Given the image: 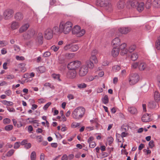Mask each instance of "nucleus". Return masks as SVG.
Here are the masks:
<instances>
[{"label": "nucleus", "instance_id": "f257e3e1", "mask_svg": "<svg viewBox=\"0 0 160 160\" xmlns=\"http://www.w3.org/2000/svg\"><path fill=\"white\" fill-rule=\"evenodd\" d=\"M72 23L70 21H67L65 22L62 21L60 23L61 29L65 34H67L71 31L72 29Z\"/></svg>", "mask_w": 160, "mask_h": 160}, {"label": "nucleus", "instance_id": "f03ea898", "mask_svg": "<svg viewBox=\"0 0 160 160\" xmlns=\"http://www.w3.org/2000/svg\"><path fill=\"white\" fill-rule=\"evenodd\" d=\"M85 112V109L80 107L76 108L72 113V116L75 119H79L82 118Z\"/></svg>", "mask_w": 160, "mask_h": 160}, {"label": "nucleus", "instance_id": "7ed1b4c3", "mask_svg": "<svg viewBox=\"0 0 160 160\" xmlns=\"http://www.w3.org/2000/svg\"><path fill=\"white\" fill-rule=\"evenodd\" d=\"M139 77L137 73H132L130 75L128 78V82L130 85L136 84L139 81Z\"/></svg>", "mask_w": 160, "mask_h": 160}, {"label": "nucleus", "instance_id": "20e7f679", "mask_svg": "<svg viewBox=\"0 0 160 160\" xmlns=\"http://www.w3.org/2000/svg\"><path fill=\"white\" fill-rule=\"evenodd\" d=\"M73 34H76L77 37H80L82 36L85 33L84 29L81 30L80 27L77 25L75 26L72 29Z\"/></svg>", "mask_w": 160, "mask_h": 160}, {"label": "nucleus", "instance_id": "39448f33", "mask_svg": "<svg viewBox=\"0 0 160 160\" xmlns=\"http://www.w3.org/2000/svg\"><path fill=\"white\" fill-rule=\"evenodd\" d=\"M81 64V63L80 61H73L68 63V68L70 70H75L80 67Z\"/></svg>", "mask_w": 160, "mask_h": 160}, {"label": "nucleus", "instance_id": "423d86ee", "mask_svg": "<svg viewBox=\"0 0 160 160\" xmlns=\"http://www.w3.org/2000/svg\"><path fill=\"white\" fill-rule=\"evenodd\" d=\"M88 68L87 66L85 65H83L79 69V74L81 77L85 76L88 73Z\"/></svg>", "mask_w": 160, "mask_h": 160}, {"label": "nucleus", "instance_id": "0eeeda50", "mask_svg": "<svg viewBox=\"0 0 160 160\" xmlns=\"http://www.w3.org/2000/svg\"><path fill=\"white\" fill-rule=\"evenodd\" d=\"M13 13L14 11L12 9L6 10L3 14L4 19L6 20L9 19L12 16Z\"/></svg>", "mask_w": 160, "mask_h": 160}, {"label": "nucleus", "instance_id": "6e6552de", "mask_svg": "<svg viewBox=\"0 0 160 160\" xmlns=\"http://www.w3.org/2000/svg\"><path fill=\"white\" fill-rule=\"evenodd\" d=\"M44 36L45 38L48 40L51 39L53 36L52 29L50 28L47 29L44 32Z\"/></svg>", "mask_w": 160, "mask_h": 160}, {"label": "nucleus", "instance_id": "1a4fd4ad", "mask_svg": "<svg viewBox=\"0 0 160 160\" xmlns=\"http://www.w3.org/2000/svg\"><path fill=\"white\" fill-rule=\"evenodd\" d=\"M98 1L101 5L104 7H108L109 8L112 7L110 0H98Z\"/></svg>", "mask_w": 160, "mask_h": 160}, {"label": "nucleus", "instance_id": "9d476101", "mask_svg": "<svg viewBox=\"0 0 160 160\" xmlns=\"http://www.w3.org/2000/svg\"><path fill=\"white\" fill-rule=\"evenodd\" d=\"M35 34V32L33 29L28 30L27 33L25 34L23 36L25 39H28L33 37Z\"/></svg>", "mask_w": 160, "mask_h": 160}, {"label": "nucleus", "instance_id": "9b49d317", "mask_svg": "<svg viewBox=\"0 0 160 160\" xmlns=\"http://www.w3.org/2000/svg\"><path fill=\"white\" fill-rule=\"evenodd\" d=\"M131 28L129 27H122L118 29L119 32L122 34H126L131 30Z\"/></svg>", "mask_w": 160, "mask_h": 160}, {"label": "nucleus", "instance_id": "f8f14e48", "mask_svg": "<svg viewBox=\"0 0 160 160\" xmlns=\"http://www.w3.org/2000/svg\"><path fill=\"white\" fill-rule=\"evenodd\" d=\"M127 45L125 43H122L119 46L120 49L121 50V54L124 55L126 54L128 52V50L126 48Z\"/></svg>", "mask_w": 160, "mask_h": 160}, {"label": "nucleus", "instance_id": "ddd939ff", "mask_svg": "<svg viewBox=\"0 0 160 160\" xmlns=\"http://www.w3.org/2000/svg\"><path fill=\"white\" fill-rule=\"evenodd\" d=\"M77 73L76 70H70L68 72L67 74V77L70 79L74 78L76 76Z\"/></svg>", "mask_w": 160, "mask_h": 160}, {"label": "nucleus", "instance_id": "4468645a", "mask_svg": "<svg viewBox=\"0 0 160 160\" xmlns=\"http://www.w3.org/2000/svg\"><path fill=\"white\" fill-rule=\"evenodd\" d=\"M158 102L156 101H150L148 104V107L151 109L157 108L159 107Z\"/></svg>", "mask_w": 160, "mask_h": 160}, {"label": "nucleus", "instance_id": "2eb2a0df", "mask_svg": "<svg viewBox=\"0 0 160 160\" xmlns=\"http://www.w3.org/2000/svg\"><path fill=\"white\" fill-rule=\"evenodd\" d=\"M59 28L57 26H55L53 27L52 30V32L55 34H59L62 32V30L61 29V28L59 26Z\"/></svg>", "mask_w": 160, "mask_h": 160}, {"label": "nucleus", "instance_id": "dca6fc26", "mask_svg": "<svg viewBox=\"0 0 160 160\" xmlns=\"http://www.w3.org/2000/svg\"><path fill=\"white\" fill-rule=\"evenodd\" d=\"M119 52V48L115 46H114L112 51V55L114 57H116L118 55Z\"/></svg>", "mask_w": 160, "mask_h": 160}, {"label": "nucleus", "instance_id": "f3484780", "mask_svg": "<svg viewBox=\"0 0 160 160\" xmlns=\"http://www.w3.org/2000/svg\"><path fill=\"white\" fill-rule=\"evenodd\" d=\"M144 7V4L143 2H138L136 8L139 12H141L143 10Z\"/></svg>", "mask_w": 160, "mask_h": 160}, {"label": "nucleus", "instance_id": "a211bd4d", "mask_svg": "<svg viewBox=\"0 0 160 160\" xmlns=\"http://www.w3.org/2000/svg\"><path fill=\"white\" fill-rule=\"evenodd\" d=\"M43 37L42 33H38L37 39V42L38 45H42L43 43Z\"/></svg>", "mask_w": 160, "mask_h": 160}, {"label": "nucleus", "instance_id": "6ab92c4d", "mask_svg": "<svg viewBox=\"0 0 160 160\" xmlns=\"http://www.w3.org/2000/svg\"><path fill=\"white\" fill-rule=\"evenodd\" d=\"M147 67V64L144 62L142 61L139 62L138 68L140 71L144 70Z\"/></svg>", "mask_w": 160, "mask_h": 160}, {"label": "nucleus", "instance_id": "aec40b11", "mask_svg": "<svg viewBox=\"0 0 160 160\" xmlns=\"http://www.w3.org/2000/svg\"><path fill=\"white\" fill-rule=\"evenodd\" d=\"M29 27L28 23H26L22 26L19 29V32L22 33L26 30Z\"/></svg>", "mask_w": 160, "mask_h": 160}, {"label": "nucleus", "instance_id": "412c9836", "mask_svg": "<svg viewBox=\"0 0 160 160\" xmlns=\"http://www.w3.org/2000/svg\"><path fill=\"white\" fill-rule=\"evenodd\" d=\"M128 110L131 114H135L137 113V110L136 108L133 106H129L128 108Z\"/></svg>", "mask_w": 160, "mask_h": 160}, {"label": "nucleus", "instance_id": "4be33fe9", "mask_svg": "<svg viewBox=\"0 0 160 160\" xmlns=\"http://www.w3.org/2000/svg\"><path fill=\"white\" fill-rule=\"evenodd\" d=\"M14 18L16 20L19 21L23 19V15L21 12H17L15 14Z\"/></svg>", "mask_w": 160, "mask_h": 160}, {"label": "nucleus", "instance_id": "5701e85b", "mask_svg": "<svg viewBox=\"0 0 160 160\" xmlns=\"http://www.w3.org/2000/svg\"><path fill=\"white\" fill-rule=\"evenodd\" d=\"M142 120L144 122H148L150 121L149 114H146L142 117Z\"/></svg>", "mask_w": 160, "mask_h": 160}, {"label": "nucleus", "instance_id": "b1692460", "mask_svg": "<svg viewBox=\"0 0 160 160\" xmlns=\"http://www.w3.org/2000/svg\"><path fill=\"white\" fill-rule=\"evenodd\" d=\"M154 98L156 102H158L160 100V94L158 92L156 91L154 94Z\"/></svg>", "mask_w": 160, "mask_h": 160}, {"label": "nucleus", "instance_id": "393cba45", "mask_svg": "<svg viewBox=\"0 0 160 160\" xmlns=\"http://www.w3.org/2000/svg\"><path fill=\"white\" fill-rule=\"evenodd\" d=\"M120 41L118 38H116L113 39L112 41V44L114 46L116 45V47H117L120 44Z\"/></svg>", "mask_w": 160, "mask_h": 160}, {"label": "nucleus", "instance_id": "a878e982", "mask_svg": "<svg viewBox=\"0 0 160 160\" xmlns=\"http://www.w3.org/2000/svg\"><path fill=\"white\" fill-rule=\"evenodd\" d=\"M19 26V23L15 21H14L12 22L11 25V28L13 30H14L18 28Z\"/></svg>", "mask_w": 160, "mask_h": 160}, {"label": "nucleus", "instance_id": "bb28decb", "mask_svg": "<svg viewBox=\"0 0 160 160\" xmlns=\"http://www.w3.org/2000/svg\"><path fill=\"white\" fill-rule=\"evenodd\" d=\"M152 5L156 8H160V0H153Z\"/></svg>", "mask_w": 160, "mask_h": 160}, {"label": "nucleus", "instance_id": "cd10ccee", "mask_svg": "<svg viewBox=\"0 0 160 160\" xmlns=\"http://www.w3.org/2000/svg\"><path fill=\"white\" fill-rule=\"evenodd\" d=\"M79 46L78 45L73 44L72 43V47L71 48V52H75L79 49Z\"/></svg>", "mask_w": 160, "mask_h": 160}, {"label": "nucleus", "instance_id": "c85d7f7f", "mask_svg": "<svg viewBox=\"0 0 160 160\" xmlns=\"http://www.w3.org/2000/svg\"><path fill=\"white\" fill-rule=\"evenodd\" d=\"M93 62L89 60L86 61V64L87 67L88 68H89L92 69L94 67Z\"/></svg>", "mask_w": 160, "mask_h": 160}, {"label": "nucleus", "instance_id": "c756f323", "mask_svg": "<svg viewBox=\"0 0 160 160\" xmlns=\"http://www.w3.org/2000/svg\"><path fill=\"white\" fill-rule=\"evenodd\" d=\"M2 103L4 105L7 106H12L13 105V103L11 101H8L6 100H3L2 101Z\"/></svg>", "mask_w": 160, "mask_h": 160}, {"label": "nucleus", "instance_id": "7c9ffc66", "mask_svg": "<svg viewBox=\"0 0 160 160\" xmlns=\"http://www.w3.org/2000/svg\"><path fill=\"white\" fill-rule=\"evenodd\" d=\"M71 47L72 43H68L65 46L63 49L65 51H68L71 52Z\"/></svg>", "mask_w": 160, "mask_h": 160}, {"label": "nucleus", "instance_id": "2f4dec72", "mask_svg": "<svg viewBox=\"0 0 160 160\" xmlns=\"http://www.w3.org/2000/svg\"><path fill=\"white\" fill-rule=\"evenodd\" d=\"M90 60L95 63H96L98 62V60L96 57L95 55H91L90 58Z\"/></svg>", "mask_w": 160, "mask_h": 160}, {"label": "nucleus", "instance_id": "473e14b6", "mask_svg": "<svg viewBox=\"0 0 160 160\" xmlns=\"http://www.w3.org/2000/svg\"><path fill=\"white\" fill-rule=\"evenodd\" d=\"M138 58V55L136 53H133L131 56V58L133 61H136Z\"/></svg>", "mask_w": 160, "mask_h": 160}, {"label": "nucleus", "instance_id": "72a5a7b5", "mask_svg": "<svg viewBox=\"0 0 160 160\" xmlns=\"http://www.w3.org/2000/svg\"><path fill=\"white\" fill-rule=\"evenodd\" d=\"M156 47L158 50H160V36L158 38L156 42Z\"/></svg>", "mask_w": 160, "mask_h": 160}, {"label": "nucleus", "instance_id": "f704fd0d", "mask_svg": "<svg viewBox=\"0 0 160 160\" xmlns=\"http://www.w3.org/2000/svg\"><path fill=\"white\" fill-rule=\"evenodd\" d=\"M65 57L68 59H71L75 56V54L74 53H68L65 54Z\"/></svg>", "mask_w": 160, "mask_h": 160}, {"label": "nucleus", "instance_id": "c9c22d12", "mask_svg": "<svg viewBox=\"0 0 160 160\" xmlns=\"http://www.w3.org/2000/svg\"><path fill=\"white\" fill-rule=\"evenodd\" d=\"M117 5V8L118 9H121L123 8L124 4L123 2L120 1L118 2Z\"/></svg>", "mask_w": 160, "mask_h": 160}, {"label": "nucleus", "instance_id": "e433bc0d", "mask_svg": "<svg viewBox=\"0 0 160 160\" xmlns=\"http://www.w3.org/2000/svg\"><path fill=\"white\" fill-rule=\"evenodd\" d=\"M120 69V66L118 65H115L112 68V71L115 72H118Z\"/></svg>", "mask_w": 160, "mask_h": 160}, {"label": "nucleus", "instance_id": "4c0bfd02", "mask_svg": "<svg viewBox=\"0 0 160 160\" xmlns=\"http://www.w3.org/2000/svg\"><path fill=\"white\" fill-rule=\"evenodd\" d=\"M14 152L15 150L14 149H10L7 153L6 156L8 157H10L12 155Z\"/></svg>", "mask_w": 160, "mask_h": 160}, {"label": "nucleus", "instance_id": "58836bf2", "mask_svg": "<svg viewBox=\"0 0 160 160\" xmlns=\"http://www.w3.org/2000/svg\"><path fill=\"white\" fill-rule=\"evenodd\" d=\"M98 76L96 75L93 77L92 76H89L88 77L86 78V80L87 82H91L94 79L96 78V77H97Z\"/></svg>", "mask_w": 160, "mask_h": 160}, {"label": "nucleus", "instance_id": "ea45409f", "mask_svg": "<svg viewBox=\"0 0 160 160\" xmlns=\"http://www.w3.org/2000/svg\"><path fill=\"white\" fill-rule=\"evenodd\" d=\"M13 128V126L12 125H7L4 127L5 130L7 131H11L12 129Z\"/></svg>", "mask_w": 160, "mask_h": 160}, {"label": "nucleus", "instance_id": "a19ab883", "mask_svg": "<svg viewBox=\"0 0 160 160\" xmlns=\"http://www.w3.org/2000/svg\"><path fill=\"white\" fill-rule=\"evenodd\" d=\"M102 101L103 103L105 104L108 103L109 101L108 96L107 95H105L104 97L102 99Z\"/></svg>", "mask_w": 160, "mask_h": 160}, {"label": "nucleus", "instance_id": "79ce46f5", "mask_svg": "<svg viewBox=\"0 0 160 160\" xmlns=\"http://www.w3.org/2000/svg\"><path fill=\"white\" fill-rule=\"evenodd\" d=\"M90 122L92 123H95L96 124V126L98 127L99 124L98 123V119L96 118H93V119L91 120H90Z\"/></svg>", "mask_w": 160, "mask_h": 160}, {"label": "nucleus", "instance_id": "37998d69", "mask_svg": "<svg viewBox=\"0 0 160 160\" xmlns=\"http://www.w3.org/2000/svg\"><path fill=\"white\" fill-rule=\"evenodd\" d=\"M11 119L8 118H5L3 120V123L4 124H8L11 123Z\"/></svg>", "mask_w": 160, "mask_h": 160}, {"label": "nucleus", "instance_id": "c03bdc74", "mask_svg": "<svg viewBox=\"0 0 160 160\" xmlns=\"http://www.w3.org/2000/svg\"><path fill=\"white\" fill-rule=\"evenodd\" d=\"M36 155L35 151H33L31 154L30 158L31 160H36Z\"/></svg>", "mask_w": 160, "mask_h": 160}, {"label": "nucleus", "instance_id": "a18cd8bd", "mask_svg": "<svg viewBox=\"0 0 160 160\" xmlns=\"http://www.w3.org/2000/svg\"><path fill=\"white\" fill-rule=\"evenodd\" d=\"M52 77L54 79H57L59 81H61L60 78V75L59 74H53L52 75Z\"/></svg>", "mask_w": 160, "mask_h": 160}, {"label": "nucleus", "instance_id": "49530a36", "mask_svg": "<svg viewBox=\"0 0 160 160\" xmlns=\"http://www.w3.org/2000/svg\"><path fill=\"white\" fill-rule=\"evenodd\" d=\"M136 48V46L134 45H131L129 48L128 51L130 52H131L133 51Z\"/></svg>", "mask_w": 160, "mask_h": 160}, {"label": "nucleus", "instance_id": "de8ad7c7", "mask_svg": "<svg viewBox=\"0 0 160 160\" xmlns=\"http://www.w3.org/2000/svg\"><path fill=\"white\" fill-rule=\"evenodd\" d=\"M45 67L43 66H41L38 67V71L41 73L45 72Z\"/></svg>", "mask_w": 160, "mask_h": 160}, {"label": "nucleus", "instance_id": "09e8293b", "mask_svg": "<svg viewBox=\"0 0 160 160\" xmlns=\"http://www.w3.org/2000/svg\"><path fill=\"white\" fill-rule=\"evenodd\" d=\"M20 145V142H17L14 143L13 148L15 149H17L19 148Z\"/></svg>", "mask_w": 160, "mask_h": 160}, {"label": "nucleus", "instance_id": "8fccbe9b", "mask_svg": "<svg viewBox=\"0 0 160 160\" xmlns=\"http://www.w3.org/2000/svg\"><path fill=\"white\" fill-rule=\"evenodd\" d=\"M28 120H29V122L30 123H38V120H34L33 118H28Z\"/></svg>", "mask_w": 160, "mask_h": 160}, {"label": "nucleus", "instance_id": "3c124183", "mask_svg": "<svg viewBox=\"0 0 160 160\" xmlns=\"http://www.w3.org/2000/svg\"><path fill=\"white\" fill-rule=\"evenodd\" d=\"M87 87V84L85 83H82L78 85V87L79 88H84Z\"/></svg>", "mask_w": 160, "mask_h": 160}, {"label": "nucleus", "instance_id": "603ef678", "mask_svg": "<svg viewBox=\"0 0 160 160\" xmlns=\"http://www.w3.org/2000/svg\"><path fill=\"white\" fill-rule=\"evenodd\" d=\"M80 125L79 123L76 122H73L72 124V127L73 128H76L78 126Z\"/></svg>", "mask_w": 160, "mask_h": 160}, {"label": "nucleus", "instance_id": "864d4df0", "mask_svg": "<svg viewBox=\"0 0 160 160\" xmlns=\"http://www.w3.org/2000/svg\"><path fill=\"white\" fill-rule=\"evenodd\" d=\"M8 44L7 42L5 41H0V46L4 47Z\"/></svg>", "mask_w": 160, "mask_h": 160}, {"label": "nucleus", "instance_id": "5fc2aeb1", "mask_svg": "<svg viewBox=\"0 0 160 160\" xmlns=\"http://www.w3.org/2000/svg\"><path fill=\"white\" fill-rule=\"evenodd\" d=\"M137 4H138V2L135 1H132L131 2V6L133 8L136 7Z\"/></svg>", "mask_w": 160, "mask_h": 160}, {"label": "nucleus", "instance_id": "6e6d98bb", "mask_svg": "<svg viewBox=\"0 0 160 160\" xmlns=\"http://www.w3.org/2000/svg\"><path fill=\"white\" fill-rule=\"evenodd\" d=\"M139 64V62H136L133 63L132 65V68L134 69L138 67Z\"/></svg>", "mask_w": 160, "mask_h": 160}, {"label": "nucleus", "instance_id": "4d7b16f0", "mask_svg": "<svg viewBox=\"0 0 160 160\" xmlns=\"http://www.w3.org/2000/svg\"><path fill=\"white\" fill-rule=\"evenodd\" d=\"M151 23L147 24L145 25V29L147 30H150L152 29L153 27L150 26Z\"/></svg>", "mask_w": 160, "mask_h": 160}, {"label": "nucleus", "instance_id": "13d9d810", "mask_svg": "<svg viewBox=\"0 0 160 160\" xmlns=\"http://www.w3.org/2000/svg\"><path fill=\"white\" fill-rule=\"evenodd\" d=\"M59 46H56L55 45L52 46L51 48V49L54 52L57 51L59 49Z\"/></svg>", "mask_w": 160, "mask_h": 160}, {"label": "nucleus", "instance_id": "bf43d9fd", "mask_svg": "<svg viewBox=\"0 0 160 160\" xmlns=\"http://www.w3.org/2000/svg\"><path fill=\"white\" fill-rule=\"evenodd\" d=\"M148 149H144L143 151V152H145V154L146 155L150 154L151 153V151L148 148H147Z\"/></svg>", "mask_w": 160, "mask_h": 160}, {"label": "nucleus", "instance_id": "052dcab7", "mask_svg": "<svg viewBox=\"0 0 160 160\" xmlns=\"http://www.w3.org/2000/svg\"><path fill=\"white\" fill-rule=\"evenodd\" d=\"M51 102H48L44 106L43 108V109L44 110H47V109L48 108V107L51 105Z\"/></svg>", "mask_w": 160, "mask_h": 160}, {"label": "nucleus", "instance_id": "680f3d73", "mask_svg": "<svg viewBox=\"0 0 160 160\" xmlns=\"http://www.w3.org/2000/svg\"><path fill=\"white\" fill-rule=\"evenodd\" d=\"M148 145L151 148H152L154 146V141L153 140L150 141L149 142Z\"/></svg>", "mask_w": 160, "mask_h": 160}, {"label": "nucleus", "instance_id": "e2e57ef3", "mask_svg": "<svg viewBox=\"0 0 160 160\" xmlns=\"http://www.w3.org/2000/svg\"><path fill=\"white\" fill-rule=\"evenodd\" d=\"M107 141L109 143V144H111L113 141V139L112 137H108Z\"/></svg>", "mask_w": 160, "mask_h": 160}, {"label": "nucleus", "instance_id": "0e129e2a", "mask_svg": "<svg viewBox=\"0 0 160 160\" xmlns=\"http://www.w3.org/2000/svg\"><path fill=\"white\" fill-rule=\"evenodd\" d=\"M13 48H14V50L17 52H18L20 51V47L17 45H14L13 46Z\"/></svg>", "mask_w": 160, "mask_h": 160}, {"label": "nucleus", "instance_id": "69168bd1", "mask_svg": "<svg viewBox=\"0 0 160 160\" xmlns=\"http://www.w3.org/2000/svg\"><path fill=\"white\" fill-rule=\"evenodd\" d=\"M89 147L92 148H94L96 146V143L94 142H90L89 143Z\"/></svg>", "mask_w": 160, "mask_h": 160}, {"label": "nucleus", "instance_id": "338daca9", "mask_svg": "<svg viewBox=\"0 0 160 160\" xmlns=\"http://www.w3.org/2000/svg\"><path fill=\"white\" fill-rule=\"evenodd\" d=\"M5 93L7 96H9L12 94V92L11 90H8L5 91Z\"/></svg>", "mask_w": 160, "mask_h": 160}, {"label": "nucleus", "instance_id": "774afa93", "mask_svg": "<svg viewBox=\"0 0 160 160\" xmlns=\"http://www.w3.org/2000/svg\"><path fill=\"white\" fill-rule=\"evenodd\" d=\"M51 53L47 51L44 53L43 56L44 57H47L50 56Z\"/></svg>", "mask_w": 160, "mask_h": 160}]
</instances>
